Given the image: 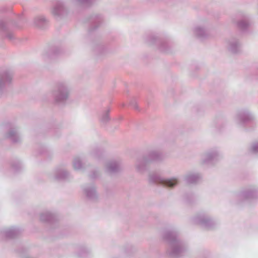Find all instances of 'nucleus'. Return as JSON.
Listing matches in <instances>:
<instances>
[{"mask_svg": "<svg viewBox=\"0 0 258 258\" xmlns=\"http://www.w3.org/2000/svg\"><path fill=\"white\" fill-rule=\"evenodd\" d=\"M163 158V155L156 151H153L148 154L139 158L136 163V170L137 172L142 173L146 168L147 164L153 162L161 160Z\"/></svg>", "mask_w": 258, "mask_h": 258, "instance_id": "f257e3e1", "label": "nucleus"}, {"mask_svg": "<svg viewBox=\"0 0 258 258\" xmlns=\"http://www.w3.org/2000/svg\"><path fill=\"white\" fill-rule=\"evenodd\" d=\"M69 94V90L66 85L62 83H59L54 92L55 100L57 102H63L68 98Z\"/></svg>", "mask_w": 258, "mask_h": 258, "instance_id": "f03ea898", "label": "nucleus"}, {"mask_svg": "<svg viewBox=\"0 0 258 258\" xmlns=\"http://www.w3.org/2000/svg\"><path fill=\"white\" fill-rule=\"evenodd\" d=\"M122 167L123 164L121 160H113L106 163L105 169L107 172L115 173L119 171Z\"/></svg>", "mask_w": 258, "mask_h": 258, "instance_id": "7ed1b4c3", "label": "nucleus"}, {"mask_svg": "<svg viewBox=\"0 0 258 258\" xmlns=\"http://www.w3.org/2000/svg\"><path fill=\"white\" fill-rule=\"evenodd\" d=\"M12 79V75L8 72H4L0 73V89H3L7 85H9Z\"/></svg>", "mask_w": 258, "mask_h": 258, "instance_id": "20e7f679", "label": "nucleus"}, {"mask_svg": "<svg viewBox=\"0 0 258 258\" xmlns=\"http://www.w3.org/2000/svg\"><path fill=\"white\" fill-rule=\"evenodd\" d=\"M52 13L54 16H60L67 13V10L61 2H57L52 10Z\"/></svg>", "mask_w": 258, "mask_h": 258, "instance_id": "39448f33", "label": "nucleus"}, {"mask_svg": "<svg viewBox=\"0 0 258 258\" xmlns=\"http://www.w3.org/2000/svg\"><path fill=\"white\" fill-rule=\"evenodd\" d=\"M0 30L2 32H6V37L10 40L15 38V36L12 32L7 31V25L6 23L0 20Z\"/></svg>", "mask_w": 258, "mask_h": 258, "instance_id": "423d86ee", "label": "nucleus"}, {"mask_svg": "<svg viewBox=\"0 0 258 258\" xmlns=\"http://www.w3.org/2000/svg\"><path fill=\"white\" fill-rule=\"evenodd\" d=\"M34 24L39 27H42L46 22V19L43 16H38L34 19Z\"/></svg>", "mask_w": 258, "mask_h": 258, "instance_id": "0eeeda50", "label": "nucleus"}, {"mask_svg": "<svg viewBox=\"0 0 258 258\" xmlns=\"http://www.w3.org/2000/svg\"><path fill=\"white\" fill-rule=\"evenodd\" d=\"M8 138L10 139L14 143L18 142L19 141V138L16 132L14 130H11L9 132L8 134Z\"/></svg>", "mask_w": 258, "mask_h": 258, "instance_id": "6e6552de", "label": "nucleus"}, {"mask_svg": "<svg viewBox=\"0 0 258 258\" xmlns=\"http://www.w3.org/2000/svg\"><path fill=\"white\" fill-rule=\"evenodd\" d=\"M161 182H163L165 186L171 187L177 183V181L174 178H164L161 179Z\"/></svg>", "mask_w": 258, "mask_h": 258, "instance_id": "1a4fd4ad", "label": "nucleus"}, {"mask_svg": "<svg viewBox=\"0 0 258 258\" xmlns=\"http://www.w3.org/2000/svg\"><path fill=\"white\" fill-rule=\"evenodd\" d=\"M249 25L247 20L244 19L239 21L237 24V26L240 29L245 30L248 27Z\"/></svg>", "mask_w": 258, "mask_h": 258, "instance_id": "9d476101", "label": "nucleus"}, {"mask_svg": "<svg viewBox=\"0 0 258 258\" xmlns=\"http://www.w3.org/2000/svg\"><path fill=\"white\" fill-rule=\"evenodd\" d=\"M195 33L200 38H204L206 35L205 30L202 28L199 27L196 28Z\"/></svg>", "mask_w": 258, "mask_h": 258, "instance_id": "9b49d317", "label": "nucleus"}, {"mask_svg": "<svg viewBox=\"0 0 258 258\" xmlns=\"http://www.w3.org/2000/svg\"><path fill=\"white\" fill-rule=\"evenodd\" d=\"M109 112V110H107L102 114L100 119L102 123H106L110 120Z\"/></svg>", "mask_w": 258, "mask_h": 258, "instance_id": "f8f14e48", "label": "nucleus"}, {"mask_svg": "<svg viewBox=\"0 0 258 258\" xmlns=\"http://www.w3.org/2000/svg\"><path fill=\"white\" fill-rule=\"evenodd\" d=\"M73 165L75 169H80L82 167V161L79 158H76L73 161Z\"/></svg>", "mask_w": 258, "mask_h": 258, "instance_id": "ddd939ff", "label": "nucleus"}, {"mask_svg": "<svg viewBox=\"0 0 258 258\" xmlns=\"http://www.w3.org/2000/svg\"><path fill=\"white\" fill-rule=\"evenodd\" d=\"M239 45L237 42H230V50L233 53H236L238 51Z\"/></svg>", "mask_w": 258, "mask_h": 258, "instance_id": "4468645a", "label": "nucleus"}, {"mask_svg": "<svg viewBox=\"0 0 258 258\" xmlns=\"http://www.w3.org/2000/svg\"><path fill=\"white\" fill-rule=\"evenodd\" d=\"M217 156V153H208L206 155V158L204 160L205 163H207L212 160L216 156Z\"/></svg>", "mask_w": 258, "mask_h": 258, "instance_id": "2eb2a0df", "label": "nucleus"}, {"mask_svg": "<svg viewBox=\"0 0 258 258\" xmlns=\"http://www.w3.org/2000/svg\"><path fill=\"white\" fill-rule=\"evenodd\" d=\"M239 119L243 122H245L250 119V116L249 114H240L239 115Z\"/></svg>", "mask_w": 258, "mask_h": 258, "instance_id": "dca6fc26", "label": "nucleus"}, {"mask_svg": "<svg viewBox=\"0 0 258 258\" xmlns=\"http://www.w3.org/2000/svg\"><path fill=\"white\" fill-rule=\"evenodd\" d=\"M58 176L57 177H67L69 175V172L64 169H60L58 171Z\"/></svg>", "mask_w": 258, "mask_h": 258, "instance_id": "f3484780", "label": "nucleus"}, {"mask_svg": "<svg viewBox=\"0 0 258 258\" xmlns=\"http://www.w3.org/2000/svg\"><path fill=\"white\" fill-rule=\"evenodd\" d=\"M251 151L254 153H258V142L254 143L252 145Z\"/></svg>", "mask_w": 258, "mask_h": 258, "instance_id": "a211bd4d", "label": "nucleus"}, {"mask_svg": "<svg viewBox=\"0 0 258 258\" xmlns=\"http://www.w3.org/2000/svg\"><path fill=\"white\" fill-rule=\"evenodd\" d=\"M78 1L80 3L88 6L92 3L93 0H78Z\"/></svg>", "mask_w": 258, "mask_h": 258, "instance_id": "6ab92c4d", "label": "nucleus"}, {"mask_svg": "<svg viewBox=\"0 0 258 258\" xmlns=\"http://www.w3.org/2000/svg\"><path fill=\"white\" fill-rule=\"evenodd\" d=\"M187 177H199V175L197 174L192 173L188 175Z\"/></svg>", "mask_w": 258, "mask_h": 258, "instance_id": "aec40b11", "label": "nucleus"}, {"mask_svg": "<svg viewBox=\"0 0 258 258\" xmlns=\"http://www.w3.org/2000/svg\"><path fill=\"white\" fill-rule=\"evenodd\" d=\"M131 105L133 106V108L136 110H138V106L136 103H132Z\"/></svg>", "mask_w": 258, "mask_h": 258, "instance_id": "412c9836", "label": "nucleus"}, {"mask_svg": "<svg viewBox=\"0 0 258 258\" xmlns=\"http://www.w3.org/2000/svg\"><path fill=\"white\" fill-rule=\"evenodd\" d=\"M153 177H155V178H156V177H159L158 175H156L155 176H153Z\"/></svg>", "mask_w": 258, "mask_h": 258, "instance_id": "4be33fe9", "label": "nucleus"}, {"mask_svg": "<svg viewBox=\"0 0 258 258\" xmlns=\"http://www.w3.org/2000/svg\"><path fill=\"white\" fill-rule=\"evenodd\" d=\"M94 176H95V177H96V176H98V174L96 173V174H95V175H94Z\"/></svg>", "mask_w": 258, "mask_h": 258, "instance_id": "5701e85b", "label": "nucleus"}]
</instances>
